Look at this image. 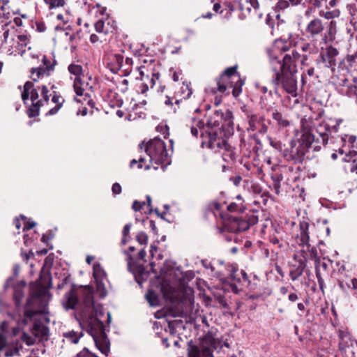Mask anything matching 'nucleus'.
I'll use <instances>...</instances> for the list:
<instances>
[{"mask_svg":"<svg viewBox=\"0 0 357 357\" xmlns=\"http://www.w3.org/2000/svg\"><path fill=\"white\" fill-rule=\"evenodd\" d=\"M237 69V65L226 68L215 79L217 88L214 89L213 91L229 95L228 88H232V96L236 98H238L242 92V86L245 82Z\"/></svg>","mask_w":357,"mask_h":357,"instance_id":"f257e3e1","label":"nucleus"},{"mask_svg":"<svg viewBox=\"0 0 357 357\" xmlns=\"http://www.w3.org/2000/svg\"><path fill=\"white\" fill-rule=\"evenodd\" d=\"M206 133L211 135L212 132H219L226 128L234 131V116L231 110L227 109L224 113L221 110H215L206 122Z\"/></svg>","mask_w":357,"mask_h":357,"instance_id":"f03ea898","label":"nucleus"},{"mask_svg":"<svg viewBox=\"0 0 357 357\" xmlns=\"http://www.w3.org/2000/svg\"><path fill=\"white\" fill-rule=\"evenodd\" d=\"M90 319V323L86 324L87 331L92 336L96 347L102 354L107 356L110 342L105 331V325L98 317H92Z\"/></svg>","mask_w":357,"mask_h":357,"instance_id":"7ed1b4c3","label":"nucleus"},{"mask_svg":"<svg viewBox=\"0 0 357 357\" xmlns=\"http://www.w3.org/2000/svg\"><path fill=\"white\" fill-rule=\"evenodd\" d=\"M307 143V139L303 140L301 136L296 140L292 139L290 142V149H284L282 151L283 158L294 165L302 163L306 153L309 151L306 145Z\"/></svg>","mask_w":357,"mask_h":357,"instance_id":"20e7f679","label":"nucleus"},{"mask_svg":"<svg viewBox=\"0 0 357 357\" xmlns=\"http://www.w3.org/2000/svg\"><path fill=\"white\" fill-rule=\"evenodd\" d=\"M145 151L150 157L151 161L158 165L169 163L166 145L162 139L155 138L150 140L146 146Z\"/></svg>","mask_w":357,"mask_h":357,"instance_id":"39448f33","label":"nucleus"},{"mask_svg":"<svg viewBox=\"0 0 357 357\" xmlns=\"http://www.w3.org/2000/svg\"><path fill=\"white\" fill-rule=\"evenodd\" d=\"M258 222V216L254 214L242 216L229 215L225 226L230 232L238 233L247 231L251 226Z\"/></svg>","mask_w":357,"mask_h":357,"instance_id":"423d86ee","label":"nucleus"},{"mask_svg":"<svg viewBox=\"0 0 357 357\" xmlns=\"http://www.w3.org/2000/svg\"><path fill=\"white\" fill-rule=\"evenodd\" d=\"M52 287V277L50 274L40 275L38 282L31 287L30 296L26 301V305L33 306L36 300L43 301L48 296L47 289Z\"/></svg>","mask_w":357,"mask_h":357,"instance_id":"0eeeda50","label":"nucleus"},{"mask_svg":"<svg viewBox=\"0 0 357 357\" xmlns=\"http://www.w3.org/2000/svg\"><path fill=\"white\" fill-rule=\"evenodd\" d=\"M84 309L81 316L85 324L90 323V318L97 317V310L93 300V289L89 285L80 286Z\"/></svg>","mask_w":357,"mask_h":357,"instance_id":"6e6552de","label":"nucleus"},{"mask_svg":"<svg viewBox=\"0 0 357 357\" xmlns=\"http://www.w3.org/2000/svg\"><path fill=\"white\" fill-rule=\"evenodd\" d=\"M234 131L229 129H223L222 132H212L211 135H208V141L203 142L202 146H206L207 148L214 150L215 151H223L227 147L230 145L227 139L233 134Z\"/></svg>","mask_w":357,"mask_h":357,"instance_id":"1a4fd4ad","label":"nucleus"},{"mask_svg":"<svg viewBox=\"0 0 357 357\" xmlns=\"http://www.w3.org/2000/svg\"><path fill=\"white\" fill-rule=\"evenodd\" d=\"M296 73H275L273 84L277 87L281 85L282 89L293 96H296Z\"/></svg>","mask_w":357,"mask_h":357,"instance_id":"9d476101","label":"nucleus"},{"mask_svg":"<svg viewBox=\"0 0 357 357\" xmlns=\"http://www.w3.org/2000/svg\"><path fill=\"white\" fill-rule=\"evenodd\" d=\"M338 54L339 51L336 47L332 45L326 46L325 49L321 48L317 63V64L322 63L325 68H330L333 72L337 65Z\"/></svg>","mask_w":357,"mask_h":357,"instance_id":"9b49d317","label":"nucleus"},{"mask_svg":"<svg viewBox=\"0 0 357 357\" xmlns=\"http://www.w3.org/2000/svg\"><path fill=\"white\" fill-rule=\"evenodd\" d=\"M56 61L54 59L50 61L47 56L44 55L42 59V64L37 68H32L30 70V78L33 82H37L39 79L50 76L51 73L54 71Z\"/></svg>","mask_w":357,"mask_h":357,"instance_id":"f8f14e48","label":"nucleus"},{"mask_svg":"<svg viewBox=\"0 0 357 357\" xmlns=\"http://www.w3.org/2000/svg\"><path fill=\"white\" fill-rule=\"evenodd\" d=\"M305 119H302L301 123L303 125V130L301 137L304 139H307L308 143L306 144L309 150L312 149L313 151H319L323 147H325L327 144H322V139L312 132L311 128L306 126L304 123Z\"/></svg>","mask_w":357,"mask_h":357,"instance_id":"ddd939ff","label":"nucleus"},{"mask_svg":"<svg viewBox=\"0 0 357 357\" xmlns=\"http://www.w3.org/2000/svg\"><path fill=\"white\" fill-rule=\"evenodd\" d=\"M245 113L248 122V131H257L261 134H264L268 131V126L265 123V118L264 116H259L248 109H243Z\"/></svg>","mask_w":357,"mask_h":357,"instance_id":"4468645a","label":"nucleus"},{"mask_svg":"<svg viewBox=\"0 0 357 357\" xmlns=\"http://www.w3.org/2000/svg\"><path fill=\"white\" fill-rule=\"evenodd\" d=\"M275 73H297L296 62L291 58L290 54H286L282 60L277 57L273 58L271 61Z\"/></svg>","mask_w":357,"mask_h":357,"instance_id":"2eb2a0df","label":"nucleus"},{"mask_svg":"<svg viewBox=\"0 0 357 357\" xmlns=\"http://www.w3.org/2000/svg\"><path fill=\"white\" fill-rule=\"evenodd\" d=\"M338 336L340 342L338 344L339 350L345 355H351L354 357L355 351L354 347L356 345L357 347V340H353L351 335L347 331H339Z\"/></svg>","mask_w":357,"mask_h":357,"instance_id":"dca6fc26","label":"nucleus"},{"mask_svg":"<svg viewBox=\"0 0 357 357\" xmlns=\"http://www.w3.org/2000/svg\"><path fill=\"white\" fill-rule=\"evenodd\" d=\"M325 29L324 23L319 18H314L307 24L305 29L307 38H315L322 34Z\"/></svg>","mask_w":357,"mask_h":357,"instance_id":"f3484780","label":"nucleus"},{"mask_svg":"<svg viewBox=\"0 0 357 357\" xmlns=\"http://www.w3.org/2000/svg\"><path fill=\"white\" fill-rule=\"evenodd\" d=\"M328 264L326 262H321L319 257H316L315 259V274L317 279L319 287L322 293L324 292L325 278L328 277Z\"/></svg>","mask_w":357,"mask_h":357,"instance_id":"a211bd4d","label":"nucleus"},{"mask_svg":"<svg viewBox=\"0 0 357 357\" xmlns=\"http://www.w3.org/2000/svg\"><path fill=\"white\" fill-rule=\"evenodd\" d=\"M78 301L79 299L77 294V285L72 284L70 291L65 294L63 298V307L67 310H73L78 303Z\"/></svg>","mask_w":357,"mask_h":357,"instance_id":"6ab92c4d","label":"nucleus"},{"mask_svg":"<svg viewBox=\"0 0 357 357\" xmlns=\"http://www.w3.org/2000/svg\"><path fill=\"white\" fill-rule=\"evenodd\" d=\"M188 357H213V351L208 347H203L200 349L195 345L192 340L188 343Z\"/></svg>","mask_w":357,"mask_h":357,"instance_id":"aec40b11","label":"nucleus"},{"mask_svg":"<svg viewBox=\"0 0 357 357\" xmlns=\"http://www.w3.org/2000/svg\"><path fill=\"white\" fill-rule=\"evenodd\" d=\"M309 223L307 221H301L299 224V230L300 233L297 234L296 238L298 239V242L300 245L305 246L306 245L307 248L310 246L309 244Z\"/></svg>","mask_w":357,"mask_h":357,"instance_id":"412c9836","label":"nucleus"},{"mask_svg":"<svg viewBox=\"0 0 357 357\" xmlns=\"http://www.w3.org/2000/svg\"><path fill=\"white\" fill-rule=\"evenodd\" d=\"M315 135L322 139V144H328L331 137L330 126L326 123H320L315 128Z\"/></svg>","mask_w":357,"mask_h":357,"instance_id":"4be33fe9","label":"nucleus"},{"mask_svg":"<svg viewBox=\"0 0 357 357\" xmlns=\"http://www.w3.org/2000/svg\"><path fill=\"white\" fill-rule=\"evenodd\" d=\"M306 261L300 259L298 261V265H294L289 271V277L292 281L296 280L300 276L302 275L306 268Z\"/></svg>","mask_w":357,"mask_h":357,"instance_id":"5701e85b","label":"nucleus"},{"mask_svg":"<svg viewBox=\"0 0 357 357\" xmlns=\"http://www.w3.org/2000/svg\"><path fill=\"white\" fill-rule=\"evenodd\" d=\"M272 118L279 129L286 128L291 125V121L287 119V116L283 115L276 109L273 112Z\"/></svg>","mask_w":357,"mask_h":357,"instance_id":"b1692460","label":"nucleus"},{"mask_svg":"<svg viewBox=\"0 0 357 357\" xmlns=\"http://www.w3.org/2000/svg\"><path fill=\"white\" fill-rule=\"evenodd\" d=\"M222 158L228 165H234L237 158L236 149L232 146L229 145V147H227L222 152Z\"/></svg>","mask_w":357,"mask_h":357,"instance_id":"393cba45","label":"nucleus"},{"mask_svg":"<svg viewBox=\"0 0 357 357\" xmlns=\"http://www.w3.org/2000/svg\"><path fill=\"white\" fill-rule=\"evenodd\" d=\"M88 87L90 89H92V86L89 85L88 82H85L82 80V77H75L73 82V89L78 96H84V91L86 88Z\"/></svg>","mask_w":357,"mask_h":357,"instance_id":"a878e982","label":"nucleus"},{"mask_svg":"<svg viewBox=\"0 0 357 357\" xmlns=\"http://www.w3.org/2000/svg\"><path fill=\"white\" fill-rule=\"evenodd\" d=\"M52 101V102L55 103L56 105L47 112V115L52 116L56 114L62 107L63 104L65 102V99L61 96L59 95L56 92H54Z\"/></svg>","mask_w":357,"mask_h":357,"instance_id":"bb28decb","label":"nucleus"},{"mask_svg":"<svg viewBox=\"0 0 357 357\" xmlns=\"http://www.w3.org/2000/svg\"><path fill=\"white\" fill-rule=\"evenodd\" d=\"M110 70L116 73L123 66V56L120 54H114L111 56Z\"/></svg>","mask_w":357,"mask_h":357,"instance_id":"cd10ccee","label":"nucleus"},{"mask_svg":"<svg viewBox=\"0 0 357 357\" xmlns=\"http://www.w3.org/2000/svg\"><path fill=\"white\" fill-rule=\"evenodd\" d=\"M43 105V100L32 102V104L26 109V114L29 118L36 117L40 114V109Z\"/></svg>","mask_w":357,"mask_h":357,"instance_id":"c85d7f7f","label":"nucleus"},{"mask_svg":"<svg viewBox=\"0 0 357 357\" xmlns=\"http://www.w3.org/2000/svg\"><path fill=\"white\" fill-rule=\"evenodd\" d=\"M339 286L340 289L346 291L349 289H357V278H351L349 280H339Z\"/></svg>","mask_w":357,"mask_h":357,"instance_id":"c756f323","label":"nucleus"},{"mask_svg":"<svg viewBox=\"0 0 357 357\" xmlns=\"http://www.w3.org/2000/svg\"><path fill=\"white\" fill-rule=\"evenodd\" d=\"M181 98L187 99L190 97L192 93V90L190 87V83L183 82L180 91L178 92Z\"/></svg>","mask_w":357,"mask_h":357,"instance_id":"7c9ffc66","label":"nucleus"},{"mask_svg":"<svg viewBox=\"0 0 357 357\" xmlns=\"http://www.w3.org/2000/svg\"><path fill=\"white\" fill-rule=\"evenodd\" d=\"M68 70L69 73L74 75L75 77H80L83 76V68L81 65L71 63L68 66Z\"/></svg>","mask_w":357,"mask_h":357,"instance_id":"2f4dec72","label":"nucleus"},{"mask_svg":"<svg viewBox=\"0 0 357 357\" xmlns=\"http://www.w3.org/2000/svg\"><path fill=\"white\" fill-rule=\"evenodd\" d=\"M82 332H81L80 333H77L74 331H71L63 334V336L73 344H77L79 342L80 337H82Z\"/></svg>","mask_w":357,"mask_h":357,"instance_id":"473e14b6","label":"nucleus"},{"mask_svg":"<svg viewBox=\"0 0 357 357\" xmlns=\"http://www.w3.org/2000/svg\"><path fill=\"white\" fill-rule=\"evenodd\" d=\"M146 298L151 306H157L159 305L158 296L153 290H149L147 292Z\"/></svg>","mask_w":357,"mask_h":357,"instance_id":"72a5a7b5","label":"nucleus"},{"mask_svg":"<svg viewBox=\"0 0 357 357\" xmlns=\"http://www.w3.org/2000/svg\"><path fill=\"white\" fill-rule=\"evenodd\" d=\"M24 298V290L19 287H14L13 300L17 307L20 306Z\"/></svg>","mask_w":357,"mask_h":357,"instance_id":"f704fd0d","label":"nucleus"},{"mask_svg":"<svg viewBox=\"0 0 357 357\" xmlns=\"http://www.w3.org/2000/svg\"><path fill=\"white\" fill-rule=\"evenodd\" d=\"M271 178L273 180V186L276 194L280 193V182L283 179L282 174H275L272 175Z\"/></svg>","mask_w":357,"mask_h":357,"instance_id":"c9c22d12","label":"nucleus"},{"mask_svg":"<svg viewBox=\"0 0 357 357\" xmlns=\"http://www.w3.org/2000/svg\"><path fill=\"white\" fill-rule=\"evenodd\" d=\"M48 6L50 10L63 7L66 5V0H43Z\"/></svg>","mask_w":357,"mask_h":357,"instance_id":"e433bc0d","label":"nucleus"},{"mask_svg":"<svg viewBox=\"0 0 357 357\" xmlns=\"http://www.w3.org/2000/svg\"><path fill=\"white\" fill-rule=\"evenodd\" d=\"M32 86H33V82H31V81L26 82L24 85L23 91L21 94V97H22V100H23L24 104H26V100L30 97V93H29V90L31 89Z\"/></svg>","mask_w":357,"mask_h":357,"instance_id":"4c0bfd02","label":"nucleus"},{"mask_svg":"<svg viewBox=\"0 0 357 357\" xmlns=\"http://www.w3.org/2000/svg\"><path fill=\"white\" fill-rule=\"evenodd\" d=\"M245 207L242 202H231L227 206V211L229 212H243Z\"/></svg>","mask_w":357,"mask_h":357,"instance_id":"58836bf2","label":"nucleus"},{"mask_svg":"<svg viewBox=\"0 0 357 357\" xmlns=\"http://www.w3.org/2000/svg\"><path fill=\"white\" fill-rule=\"evenodd\" d=\"M319 15L321 17H324L326 20H331V19H334L335 17H339L340 11L337 10H335L333 11H327V12L321 11L319 13Z\"/></svg>","mask_w":357,"mask_h":357,"instance_id":"ea45409f","label":"nucleus"},{"mask_svg":"<svg viewBox=\"0 0 357 357\" xmlns=\"http://www.w3.org/2000/svg\"><path fill=\"white\" fill-rule=\"evenodd\" d=\"M38 90L40 91L41 96L43 97V101L44 102H48L49 101V90L47 87L45 85H42L40 86H38Z\"/></svg>","mask_w":357,"mask_h":357,"instance_id":"a19ab883","label":"nucleus"},{"mask_svg":"<svg viewBox=\"0 0 357 357\" xmlns=\"http://www.w3.org/2000/svg\"><path fill=\"white\" fill-rule=\"evenodd\" d=\"M335 28H336V22L334 21H331L329 23L327 33L330 37V39L333 40L335 38Z\"/></svg>","mask_w":357,"mask_h":357,"instance_id":"79ce46f5","label":"nucleus"},{"mask_svg":"<svg viewBox=\"0 0 357 357\" xmlns=\"http://www.w3.org/2000/svg\"><path fill=\"white\" fill-rule=\"evenodd\" d=\"M136 238L141 245H146L148 243V236L144 232L137 234Z\"/></svg>","mask_w":357,"mask_h":357,"instance_id":"37998d69","label":"nucleus"},{"mask_svg":"<svg viewBox=\"0 0 357 357\" xmlns=\"http://www.w3.org/2000/svg\"><path fill=\"white\" fill-rule=\"evenodd\" d=\"M182 323V321L174 320L168 323V328L171 335H174L176 333V326Z\"/></svg>","mask_w":357,"mask_h":357,"instance_id":"c03bdc74","label":"nucleus"},{"mask_svg":"<svg viewBox=\"0 0 357 357\" xmlns=\"http://www.w3.org/2000/svg\"><path fill=\"white\" fill-rule=\"evenodd\" d=\"M84 98H83V100L84 101H86L87 104L91 107V108H94L95 107V102L90 98V96L86 93L84 95ZM75 100L77 102H82V99H77V98H75Z\"/></svg>","mask_w":357,"mask_h":357,"instance_id":"a18cd8bd","label":"nucleus"},{"mask_svg":"<svg viewBox=\"0 0 357 357\" xmlns=\"http://www.w3.org/2000/svg\"><path fill=\"white\" fill-rule=\"evenodd\" d=\"M38 90V88L36 89L33 84L31 89L29 90L30 93V99L32 102L37 100L39 97Z\"/></svg>","mask_w":357,"mask_h":357,"instance_id":"49530a36","label":"nucleus"},{"mask_svg":"<svg viewBox=\"0 0 357 357\" xmlns=\"http://www.w3.org/2000/svg\"><path fill=\"white\" fill-rule=\"evenodd\" d=\"M213 209L220 211L221 209V204L217 201L210 202L207 206V211H213Z\"/></svg>","mask_w":357,"mask_h":357,"instance_id":"de8ad7c7","label":"nucleus"},{"mask_svg":"<svg viewBox=\"0 0 357 357\" xmlns=\"http://www.w3.org/2000/svg\"><path fill=\"white\" fill-rule=\"evenodd\" d=\"M203 340L210 344V345H213L215 344V339L213 337V335L211 332H208L203 337Z\"/></svg>","mask_w":357,"mask_h":357,"instance_id":"09e8293b","label":"nucleus"},{"mask_svg":"<svg viewBox=\"0 0 357 357\" xmlns=\"http://www.w3.org/2000/svg\"><path fill=\"white\" fill-rule=\"evenodd\" d=\"M29 307V306L26 305L25 308H24V316H25V317H27V318H29L30 319H31L38 313V312L36 310H29V309H28Z\"/></svg>","mask_w":357,"mask_h":357,"instance_id":"8fccbe9b","label":"nucleus"},{"mask_svg":"<svg viewBox=\"0 0 357 357\" xmlns=\"http://www.w3.org/2000/svg\"><path fill=\"white\" fill-rule=\"evenodd\" d=\"M70 275L65 276L62 281L57 284L56 289L61 290L70 282Z\"/></svg>","mask_w":357,"mask_h":357,"instance_id":"3c124183","label":"nucleus"},{"mask_svg":"<svg viewBox=\"0 0 357 357\" xmlns=\"http://www.w3.org/2000/svg\"><path fill=\"white\" fill-rule=\"evenodd\" d=\"M93 277L95 279H97L98 277L101 275L102 270L101 269V266L100 264H95L93 267Z\"/></svg>","mask_w":357,"mask_h":357,"instance_id":"603ef678","label":"nucleus"},{"mask_svg":"<svg viewBox=\"0 0 357 357\" xmlns=\"http://www.w3.org/2000/svg\"><path fill=\"white\" fill-rule=\"evenodd\" d=\"M145 204V202H139L135 200L132 204V208L135 211H139Z\"/></svg>","mask_w":357,"mask_h":357,"instance_id":"864d4df0","label":"nucleus"},{"mask_svg":"<svg viewBox=\"0 0 357 357\" xmlns=\"http://www.w3.org/2000/svg\"><path fill=\"white\" fill-rule=\"evenodd\" d=\"M96 31L98 33H102L104 31L105 23L104 21L99 20L94 24Z\"/></svg>","mask_w":357,"mask_h":357,"instance_id":"5fc2aeb1","label":"nucleus"},{"mask_svg":"<svg viewBox=\"0 0 357 357\" xmlns=\"http://www.w3.org/2000/svg\"><path fill=\"white\" fill-rule=\"evenodd\" d=\"M289 6V2L287 0H279L277 3L276 8L279 10H284L288 8Z\"/></svg>","mask_w":357,"mask_h":357,"instance_id":"6e6d98bb","label":"nucleus"},{"mask_svg":"<svg viewBox=\"0 0 357 357\" xmlns=\"http://www.w3.org/2000/svg\"><path fill=\"white\" fill-rule=\"evenodd\" d=\"M357 59V51L355 52V53L352 55L348 54L346 57L347 61L349 63L351 66L354 65V63H356Z\"/></svg>","mask_w":357,"mask_h":357,"instance_id":"4d7b16f0","label":"nucleus"},{"mask_svg":"<svg viewBox=\"0 0 357 357\" xmlns=\"http://www.w3.org/2000/svg\"><path fill=\"white\" fill-rule=\"evenodd\" d=\"M271 145L274 149L279 150L280 151V153H281V155H282V151H283L284 149H282V144L281 142H279V141H271Z\"/></svg>","mask_w":357,"mask_h":357,"instance_id":"13d9d810","label":"nucleus"},{"mask_svg":"<svg viewBox=\"0 0 357 357\" xmlns=\"http://www.w3.org/2000/svg\"><path fill=\"white\" fill-rule=\"evenodd\" d=\"M342 122L341 119L337 120V123L335 125L333 126H330V132H331V137H333L332 134L333 133H337L338 132V128L340 123Z\"/></svg>","mask_w":357,"mask_h":357,"instance_id":"bf43d9fd","label":"nucleus"},{"mask_svg":"<svg viewBox=\"0 0 357 357\" xmlns=\"http://www.w3.org/2000/svg\"><path fill=\"white\" fill-rule=\"evenodd\" d=\"M112 190L114 195H119L121 192V186L119 183L112 185Z\"/></svg>","mask_w":357,"mask_h":357,"instance_id":"052dcab7","label":"nucleus"},{"mask_svg":"<svg viewBox=\"0 0 357 357\" xmlns=\"http://www.w3.org/2000/svg\"><path fill=\"white\" fill-rule=\"evenodd\" d=\"M54 237V234L52 233V231H49L48 234H43L42 238H41V241L47 244L48 242Z\"/></svg>","mask_w":357,"mask_h":357,"instance_id":"680f3d73","label":"nucleus"},{"mask_svg":"<svg viewBox=\"0 0 357 357\" xmlns=\"http://www.w3.org/2000/svg\"><path fill=\"white\" fill-rule=\"evenodd\" d=\"M301 49L303 52H309V53H311L312 50V47L311 45L308 43H303L301 45Z\"/></svg>","mask_w":357,"mask_h":357,"instance_id":"e2e57ef3","label":"nucleus"},{"mask_svg":"<svg viewBox=\"0 0 357 357\" xmlns=\"http://www.w3.org/2000/svg\"><path fill=\"white\" fill-rule=\"evenodd\" d=\"M346 156L350 157V159H349L348 161H349L351 158H354V159H352L351 161L353 163H356V157L357 156V151H350L349 152V153L346 155ZM345 160H347V159H345Z\"/></svg>","mask_w":357,"mask_h":357,"instance_id":"0e129e2a","label":"nucleus"},{"mask_svg":"<svg viewBox=\"0 0 357 357\" xmlns=\"http://www.w3.org/2000/svg\"><path fill=\"white\" fill-rule=\"evenodd\" d=\"M259 90H260V91H261V93H264V96H261V100H264L265 98H266V94L267 93H268V95H269V96H271V95H272V91H268V89H267V87H266V86H261V87L259 88Z\"/></svg>","mask_w":357,"mask_h":357,"instance_id":"69168bd1","label":"nucleus"},{"mask_svg":"<svg viewBox=\"0 0 357 357\" xmlns=\"http://www.w3.org/2000/svg\"><path fill=\"white\" fill-rule=\"evenodd\" d=\"M324 114V110L323 109H319L316 114L315 116H312V119H314L315 121H319L321 119Z\"/></svg>","mask_w":357,"mask_h":357,"instance_id":"338daca9","label":"nucleus"},{"mask_svg":"<svg viewBox=\"0 0 357 357\" xmlns=\"http://www.w3.org/2000/svg\"><path fill=\"white\" fill-rule=\"evenodd\" d=\"M130 228H131V224L126 225L122 231L123 236H129Z\"/></svg>","mask_w":357,"mask_h":357,"instance_id":"774afa93","label":"nucleus"}]
</instances>
